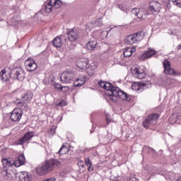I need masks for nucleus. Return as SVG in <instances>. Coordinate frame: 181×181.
<instances>
[{
    "instance_id": "obj_1",
    "label": "nucleus",
    "mask_w": 181,
    "mask_h": 181,
    "mask_svg": "<svg viewBox=\"0 0 181 181\" xmlns=\"http://www.w3.org/2000/svg\"><path fill=\"white\" fill-rule=\"evenodd\" d=\"M99 86L102 88L106 90V94L108 95L110 100L113 101V103H117L118 98L121 100H126L127 101H131V96L128 93L121 90L119 88L112 86L111 83L100 81L99 82Z\"/></svg>"
},
{
    "instance_id": "obj_2",
    "label": "nucleus",
    "mask_w": 181,
    "mask_h": 181,
    "mask_svg": "<svg viewBox=\"0 0 181 181\" xmlns=\"http://www.w3.org/2000/svg\"><path fill=\"white\" fill-rule=\"evenodd\" d=\"M62 168V162L57 159H50L46 160L43 164L38 166L36 169V172L38 175H46L48 172H52L54 169H59Z\"/></svg>"
},
{
    "instance_id": "obj_3",
    "label": "nucleus",
    "mask_w": 181,
    "mask_h": 181,
    "mask_svg": "<svg viewBox=\"0 0 181 181\" xmlns=\"http://www.w3.org/2000/svg\"><path fill=\"white\" fill-rule=\"evenodd\" d=\"M32 98H33V93L30 91H28L23 97L22 99L23 102L18 101L17 102V105L19 108H21L23 111H28L29 110V103L32 101Z\"/></svg>"
},
{
    "instance_id": "obj_4",
    "label": "nucleus",
    "mask_w": 181,
    "mask_h": 181,
    "mask_svg": "<svg viewBox=\"0 0 181 181\" xmlns=\"http://www.w3.org/2000/svg\"><path fill=\"white\" fill-rule=\"evenodd\" d=\"M160 115L158 113H152L146 116V119L142 122L144 128L148 129L153 125H155L159 120V117Z\"/></svg>"
},
{
    "instance_id": "obj_5",
    "label": "nucleus",
    "mask_w": 181,
    "mask_h": 181,
    "mask_svg": "<svg viewBox=\"0 0 181 181\" xmlns=\"http://www.w3.org/2000/svg\"><path fill=\"white\" fill-rule=\"evenodd\" d=\"M62 5L63 2L60 0H47L44 11L47 13H50L52 11L59 9Z\"/></svg>"
},
{
    "instance_id": "obj_6",
    "label": "nucleus",
    "mask_w": 181,
    "mask_h": 181,
    "mask_svg": "<svg viewBox=\"0 0 181 181\" xmlns=\"http://www.w3.org/2000/svg\"><path fill=\"white\" fill-rule=\"evenodd\" d=\"M163 66L164 69V73L167 76H181V72L179 71L175 70L173 68H172L170 62H169L168 59H165L163 62Z\"/></svg>"
},
{
    "instance_id": "obj_7",
    "label": "nucleus",
    "mask_w": 181,
    "mask_h": 181,
    "mask_svg": "<svg viewBox=\"0 0 181 181\" xmlns=\"http://www.w3.org/2000/svg\"><path fill=\"white\" fill-rule=\"evenodd\" d=\"M144 39V33L142 32L136 33L133 35H128L125 39L127 45H134L137 42H141Z\"/></svg>"
},
{
    "instance_id": "obj_8",
    "label": "nucleus",
    "mask_w": 181,
    "mask_h": 181,
    "mask_svg": "<svg viewBox=\"0 0 181 181\" xmlns=\"http://www.w3.org/2000/svg\"><path fill=\"white\" fill-rule=\"evenodd\" d=\"M74 77H76L74 72L66 71L62 74L60 80L64 84H70L73 83Z\"/></svg>"
},
{
    "instance_id": "obj_9",
    "label": "nucleus",
    "mask_w": 181,
    "mask_h": 181,
    "mask_svg": "<svg viewBox=\"0 0 181 181\" xmlns=\"http://www.w3.org/2000/svg\"><path fill=\"white\" fill-rule=\"evenodd\" d=\"M160 12V3L156 1H152L149 3V6L148 8V15H156Z\"/></svg>"
},
{
    "instance_id": "obj_10",
    "label": "nucleus",
    "mask_w": 181,
    "mask_h": 181,
    "mask_svg": "<svg viewBox=\"0 0 181 181\" xmlns=\"http://www.w3.org/2000/svg\"><path fill=\"white\" fill-rule=\"evenodd\" d=\"M132 74L136 78L142 80L146 77V73L145 72V69L142 66H136L134 69L132 70Z\"/></svg>"
},
{
    "instance_id": "obj_11",
    "label": "nucleus",
    "mask_w": 181,
    "mask_h": 181,
    "mask_svg": "<svg viewBox=\"0 0 181 181\" xmlns=\"http://www.w3.org/2000/svg\"><path fill=\"white\" fill-rule=\"evenodd\" d=\"M132 13L134 15V16H137L139 19H146V16L149 15L148 13V10L146 11L144 8H132Z\"/></svg>"
},
{
    "instance_id": "obj_12",
    "label": "nucleus",
    "mask_w": 181,
    "mask_h": 181,
    "mask_svg": "<svg viewBox=\"0 0 181 181\" xmlns=\"http://www.w3.org/2000/svg\"><path fill=\"white\" fill-rule=\"evenodd\" d=\"M24 66L27 71H29L30 73L32 71H35V70L37 69V64H36V62H35V60L30 57L28 58L25 61Z\"/></svg>"
},
{
    "instance_id": "obj_13",
    "label": "nucleus",
    "mask_w": 181,
    "mask_h": 181,
    "mask_svg": "<svg viewBox=\"0 0 181 181\" xmlns=\"http://www.w3.org/2000/svg\"><path fill=\"white\" fill-rule=\"evenodd\" d=\"M66 36L68 40L73 42L78 40V37H80V34L78 33V31H77V30L76 29H69L66 31Z\"/></svg>"
},
{
    "instance_id": "obj_14",
    "label": "nucleus",
    "mask_w": 181,
    "mask_h": 181,
    "mask_svg": "<svg viewBox=\"0 0 181 181\" xmlns=\"http://www.w3.org/2000/svg\"><path fill=\"white\" fill-rule=\"evenodd\" d=\"M33 136H35V132H26L23 137L20 138L18 141L16 142V145H23V144H26L28 141H30Z\"/></svg>"
},
{
    "instance_id": "obj_15",
    "label": "nucleus",
    "mask_w": 181,
    "mask_h": 181,
    "mask_svg": "<svg viewBox=\"0 0 181 181\" xmlns=\"http://www.w3.org/2000/svg\"><path fill=\"white\" fill-rule=\"evenodd\" d=\"M151 81H147L145 82H140L136 85H134L132 86L133 90L135 91H142V90H146V88H151Z\"/></svg>"
},
{
    "instance_id": "obj_16",
    "label": "nucleus",
    "mask_w": 181,
    "mask_h": 181,
    "mask_svg": "<svg viewBox=\"0 0 181 181\" xmlns=\"http://www.w3.org/2000/svg\"><path fill=\"white\" fill-rule=\"evenodd\" d=\"M22 109L20 107V109H14L10 116V119L13 122H18L21 121V118H22Z\"/></svg>"
},
{
    "instance_id": "obj_17",
    "label": "nucleus",
    "mask_w": 181,
    "mask_h": 181,
    "mask_svg": "<svg viewBox=\"0 0 181 181\" xmlns=\"http://www.w3.org/2000/svg\"><path fill=\"white\" fill-rule=\"evenodd\" d=\"M18 181H30L32 180V174L29 172H20L16 175Z\"/></svg>"
},
{
    "instance_id": "obj_18",
    "label": "nucleus",
    "mask_w": 181,
    "mask_h": 181,
    "mask_svg": "<svg viewBox=\"0 0 181 181\" xmlns=\"http://www.w3.org/2000/svg\"><path fill=\"white\" fill-rule=\"evenodd\" d=\"M14 74V78L16 80H19L20 81H23L25 78V71L22 68H16L13 70Z\"/></svg>"
},
{
    "instance_id": "obj_19",
    "label": "nucleus",
    "mask_w": 181,
    "mask_h": 181,
    "mask_svg": "<svg viewBox=\"0 0 181 181\" xmlns=\"http://www.w3.org/2000/svg\"><path fill=\"white\" fill-rule=\"evenodd\" d=\"M89 62L87 58H81L76 62V66L81 70H86L88 67Z\"/></svg>"
},
{
    "instance_id": "obj_20",
    "label": "nucleus",
    "mask_w": 181,
    "mask_h": 181,
    "mask_svg": "<svg viewBox=\"0 0 181 181\" xmlns=\"http://www.w3.org/2000/svg\"><path fill=\"white\" fill-rule=\"evenodd\" d=\"M25 163L26 158L23 154L18 156V157H17L13 161V164L16 168H19L20 166H22V165H25Z\"/></svg>"
},
{
    "instance_id": "obj_21",
    "label": "nucleus",
    "mask_w": 181,
    "mask_h": 181,
    "mask_svg": "<svg viewBox=\"0 0 181 181\" xmlns=\"http://www.w3.org/2000/svg\"><path fill=\"white\" fill-rule=\"evenodd\" d=\"M95 69H97V65L94 63L90 64L86 69L87 74H88V76H93Z\"/></svg>"
},
{
    "instance_id": "obj_22",
    "label": "nucleus",
    "mask_w": 181,
    "mask_h": 181,
    "mask_svg": "<svg viewBox=\"0 0 181 181\" xmlns=\"http://www.w3.org/2000/svg\"><path fill=\"white\" fill-rule=\"evenodd\" d=\"M11 78V74L6 73V70L3 69L0 72V79L2 81H8Z\"/></svg>"
},
{
    "instance_id": "obj_23",
    "label": "nucleus",
    "mask_w": 181,
    "mask_h": 181,
    "mask_svg": "<svg viewBox=\"0 0 181 181\" xmlns=\"http://www.w3.org/2000/svg\"><path fill=\"white\" fill-rule=\"evenodd\" d=\"M97 46V40L95 38L92 37L90 40L86 44V47L88 50H94V48Z\"/></svg>"
},
{
    "instance_id": "obj_24",
    "label": "nucleus",
    "mask_w": 181,
    "mask_h": 181,
    "mask_svg": "<svg viewBox=\"0 0 181 181\" xmlns=\"http://www.w3.org/2000/svg\"><path fill=\"white\" fill-rule=\"evenodd\" d=\"M136 51V49L135 47H127L124 49L123 54L124 57H131V56H132V53Z\"/></svg>"
},
{
    "instance_id": "obj_25",
    "label": "nucleus",
    "mask_w": 181,
    "mask_h": 181,
    "mask_svg": "<svg viewBox=\"0 0 181 181\" xmlns=\"http://www.w3.org/2000/svg\"><path fill=\"white\" fill-rule=\"evenodd\" d=\"M156 54V51L151 48H148V49L143 54V57L144 59H151L152 56H155Z\"/></svg>"
},
{
    "instance_id": "obj_26",
    "label": "nucleus",
    "mask_w": 181,
    "mask_h": 181,
    "mask_svg": "<svg viewBox=\"0 0 181 181\" xmlns=\"http://www.w3.org/2000/svg\"><path fill=\"white\" fill-rule=\"evenodd\" d=\"M1 162H2L3 166H4V168H12V166H13V165H15L13 163V161L12 162L11 160V158H3Z\"/></svg>"
},
{
    "instance_id": "obj_27",
    "label": "nucleus",
    "mask_w": 181,
    "mask_h": 181,
    "mask_svg": "<svg viewBox=\"0 0 181 181\" xmlns=\"http://www.w3.org/2000/svg\"><path fill=\"white\" fill-rule=\"evenodd\" d=\"M53 45L55 47H62L63 42H62V37H55L53 41Z\"/></svg>"
},
{
    "instance_id": "obj_28",
    "label": "nucleus",
    "mask_w": 181,
    "mask_h": 181,
    "mask_svg": "<svg viewBox=\"0 0 181 181\" xmlns=\"http://www.w3.org/2000/svg\"><path fill=\"white\" fill-rule=\"evenodd\" d=\"M58 153L59 155H66V153H69V148L63 144L59 150Z\"/></svg>"
},
{
    "instance_id": "obj_29",
    "label": "nucleus",
    "mask_w": 181,
    "mask_h": 181,
    "mask_svg": "<svg viewBox=\"0 0 181 181\" xmlns=\"http://www.w3.org/2000/svg\"><path fill=\"white\" fill-rule=\"evenodd\" d=\"M150 152H151L152 153H153L155 152V150L152 148L148 147L146 146H144L143 147V155H145V153H149Z\"/></svg>"
},
{
    "instance_id": "obj_30",
    "label": "nucleus",
    "mask_w": 181,
    "mask_h": 181,
    "mask_svg": "<svg viewBox=\"0 0 181 181\" xmlns=\"http://www.w3.org/2000/svg\"><path fill=\"white\" fill-rule=\"evenodd\" d=\"M84 83H86V80L77 78L76 82L74 83V86L75 87H81V86H83Z\"/></svg>"
},
{
    "instance_id": "obj_31",
    "label": "nucleus",
    "mask_w": 181,
    "mask_h": 181,
    "mask_svg": "<svg viewBox=\"0 0 181 181\" xmlns=\"http://www.w3.org/2000/svg\"><path fill=\"white\" fill-rule=\"evenodd\" d=\"M145 169L147 170L148 175H153V173H155V171L152 170L153 167L151 166L147 165Z\"/></svg>"
},
{
    "instance_id": "obj_32",
    "label": "nucleus",
    "mask_w": 181,
    "mask_h": 181,
    "mask_svg": "<svg viewBox=\"0 0 181 181\" xmlns=\"http://www.w3.org/2000/svg\"><path fill=\"white\" fill-rule=\"evenodd\" d=\"M53 86L55 87V88H57V90H62V91H64V90H63V86H62V84L59 83H53Z\"/></svg>"
},
{
    "instance_id": "obj_33",
    "label": "nucleus",
    "mask_w": 181,
    "mask_h": 181,
    "mask_svg": "<svg viewBox=\"0 0 181 181\" xmlns=\"http://www.w3.org/2000/svg\"><path fill=\"white\" fill-rule=\"evenodd\" d=\"M4 177H5V179H6L8 181H11V180H12V179H13L12 174L8 173V171H6V174Z\"/></svg>"
},
{
    "instance_id": "obj_34",
    "label": "nucleus",
    "mask_w": 181,
    "mask_h": 181,
    "mask_svg": "<svg viewBox=\"0 0 181 181\" xmlns=\"http://www.w3.org/2000/svg\"><path fill=\"white\" fill-rule=\"evenodd\" d=\"M117 6L120 11H123L124 12L127 11V6L124 4H118Z\"/></svg>"
},
{
    "instance_id": "obj_35",
    "label": "nucleus",
    "mask_w": 181,
    "mask_h": 181,
    "mask_svg": "<svg viewBox=\"0 0 181 181\" xmlns=\"http://www.w3.org/2000/svg\"><path fill=\"white\" fill-rule=\"evenodd\" d=\"M57 107H66L67 105V103L64 100H61L59 103L57 104Z\"/></svg>"
},
{
    "instance_id": "obj_36",
    "label": "nucleus",
    "mask_w": 181,
    "mask_h": 181,
    "mask_svg": "<svg viewBox=\"0 0 181 181\" xmlns=\"http://www.w3.org/2000/svg\"><path fill=\"white\" fill-rule=\"evenodd\" d=\"M85 163H86V166H88V165H92L93 164V163L90 160V157L85 158Z\"/></svg>"
},
{
    "instance_id": "obj_37",
    "label": "nucleus",
    "mask_w": 181,
    "mask_h": 181,
    "mask_svg": "<svg viewBox=\"0 0 181 181\" xmlns=\"http://www.w3.org/2000/svg\"><path fill=\"white\" fill-rule=\"evenodd\" d=\"M78 166H79V168H84V161L83 160H79L77 163Z\"/></svg>"
},
{
    "instance_id": "obj_38",
    "label": "nucleus",
    "mask_w": 181,
    "mask_h": 181,
    "mask_svg": "<svg viewBox=\"0 0 181 181\" xmlns=\"http://www.w3.org/2000/svg\"><path fill=\"white\" fill-rule=\"evenodd\" d=\"M87 166L88 172H93V170H94V167L93 166V164L88 165Z\"/></svg>"
},
{
    "instance_id": "obj_39",
    "label": "nucleus",
    "mask_w": 181,
    "mask_h": 181,
    "mask_svg": "<svg viewBox=\"0 0 181 181\" xmlns=\"http://www.w3.org/2000/svg\"><path fill=\"white\" fill-rule=\"evenodd\" d=\"M177 0H175L174 1V4L175 5H177V6H178V8H181V3L180 2H176Z\"/></svg>"
},
{
    "instance_id": "obj_40",
    "label": "nucleus",
    "mask_w": 181,
    "mask_h": 181,
    "mask_svg": "<svg viewBox=\"0 0 181 181\" xmlns=\"http://www.w3.org/2000/svg\"><path fill=\"white\" fill-rule=\"evenodd\" d=\"M56 180L55 179H53V178H46L44 180L42 181H55Z\"/></svg>"
},
{
    "instance_id": "obj_41",
    "label": "nucleus",
    "mask_w": 181,
    "mask_h": 181,
    "mask_svg": "<svg viewBox=\"0 0 181 181\" xmlns=\"http://www.w3.org/2000/svg\"><path fill=\"white\" fill-rule=\"evenodd\" d=\"M106 122H107V124H110V122H111V119H110V117H108V116H106Z\"/></svg>"
},
{
    "instance_id": "obj_42",
    "label": "nucleus",
    "mask_w": 181,
    "mask_h": 181,
    "mask_svg": "<svg viewBox=\"0 0 181 181\" xmlns=\"http://www.w3.org/2000/svg\"><path fill=\"white\" fill-rule=\"evenodd\" d=\"M62 88H63V90H62V91H67V90H69V87H67V86H62Z\"/></svg>"
},
{
    "instance_id": "obj_43",
    "label": "nucleus",
    "mask_w": 181,
    "mask_h": 181,
    "mask_svg": "<svg viewBox=\"0 0 181 181\" xmlns=\"http://www.w3.org/2000/svg\"><path fill=\"white\" fill-rule=\"evenodd\" d=\"M129 181H139L138 179L135 178V177H132L129 179Z\"/></svg>"
},
{
    "instance_id": "obj_44",
    "label": "nucleus",
    "mask_w": 181,
    "mask_h": 181,
    "mask_svg": "<svg viewBox=\"0 0 181 181\" xmlns=\"http://www.w3.org/2000/svg\"><path fill=\"white\" fill-rule=\"evenodd\" d=\"M69 49H74V45H71L69 46Z\"/></svg>"
},
{
    "instance_id": "obj_45",
    "label": "nucleus",
    "mask_w": 181,
    "mask_h": 181,
    "mask_svg": "<svg viewBox=\"0 0 181 181\" xmlns=\"http://www.w3.org/2000/svg\"><path fill=\"white\" fill-rule=\"evenodd\" d=\"M177 50H181V45H178Z\"/></svg>"
},
{
    "instance_id": "obj_46",
    "label": "nucleus",
    "mask_w": 181,
    "mask_h": 181,
    "mask_svg": "<svg viewBox=\"0 0 181 181\" xmlns=\"http://www.w3.org/2000/svg\"><path fill=\"white\" fill-rule=\"evenodd\" d=\"M177 181H181V177L178 178Z\"/></svg>"
},
{
    "instance_id": "obj_47",
    "label": "nucleus",
    "mask_w": 181,
    "mask_h": 181,
    "mask_svg": "<svg viewBox=\"0 0 181 181\" xmlns=\"http://www.w3.org/2000/svg\"><path fill=\"white\" fill-rule=\"evenodd\" d=\"M90 134H93V131L90 130Z\"/></svg>"
},
{
    "instance_id": "obj_48",
    "label": "nucleus",
    "mask_w": 181,
    "mask_h": 181,
    "mask_svg": "<svg viewBox=\"0 0 181 181\" xmlns=\"http://www.w3.org/2000/svg\"><path fill=\"white\" fill-rule=\"evenodd\" d=\"M177 118H180V117H177Z\"/></svg>"
}]
</instances>
